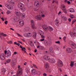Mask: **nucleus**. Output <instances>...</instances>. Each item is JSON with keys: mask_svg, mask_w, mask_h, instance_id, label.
I'll return each instance as SVG.
<instances>
[{"mask_svg": "<svg viewBox=\"0 0 76 76\" xmlns=\"http://www.w3.org/2000/svg\"><path fill=\"white\" fill-rule=\"evenodd\" d=\"M55 50H58V47L56 46L55 47Z\"/></svg>", "mask_w": 76, "mask_h": 76, "instance_id": "obj_55", "label": "nucleus"}, {"mask_svg": "<svg viewBox=\"0 0 76 76\" xmlns=\"http://www.w3.org/2000/svg\"><path fill=\"white\" fill-rule=\"evenodd\" d=\"M67 3L68 4H70V2L69 1H68V2H67Z\"/></svg>", "mask_w": 76, "mask_h": 76, "instance_id": "obj_62", "label": "nucleus"}, {"mask_svg": "<svg viewBox=\"0 0 76 76\" xmlns=\"http://www.w3.org/2000/svg\"><path fill=\"white\" fill-rule=\"evenodd\" d=\"M76 21V20H73V21L72 22V25L74 23H75V22Z\"/></svg>", "mask_w": 76, "mask_h": 76, "instance_id": "obj_50", "label": "nucleus"}, {"mask_svg": "<svg viewBox=\"0 0 76 76\" xmlns=\"http://www.w3.org/2000/svg\"><path fill=\"white\" fill-rule=\"evenodd\" d=\"M62 19H63V20H64V21H66V20H67V18H66V17H65L64 16L62 18Z\"/></svg>", "mask_w": 76, "mask_h": 76, "instance_id": "obj_38", "label": "nucleus"}, {"mask_svg": "<svg viewBox=\"0 0 76 76\" xmlns=\"http://www.w3.org/2000/svg\"><path fill=\"white\" fill-rule=\"evenodd\" d=\"M10 74H11V75H12V74H13V73H14V72L12 71H10Z\"/></svg>", "mask_w": 76, "mask_h": 76, "instance_id": "obj_56", "label": "nucleus"}, {"mask_svg": "<svg viewBox=\"0 0 76 76\" xmlns=\"http://www.w3.org/2000/svg\"><path fill=\"white\" fill-rule=\"evenodd\" d=\"M19 20V23L20 25V27H22L24 25V23H23V20L22 19H19L18 21Z\"/></svg>", "mask_w": 76, "mask_h": 76, "instance_id": "obj_7", "label": "nucleus"}, {"mask_svg": "<svg viewBox=\"0 0 76 76\" xmlns=\"http://www.w3.org/2000/svg\"><path fill=\"white\" fill-rule=\"evenodd\" d=\"M66 52L68 53H71L72 52V49L71 48H68L66 49Z\"/></svg>", "mask_w": 76, "mask_h": 76, "instance_id": "obj_19", "label": "nucleus"}, {"mask_svg": "<svg viewBox=\"0 0 76 76\" xmlns=\"http://www.w3.org/2000/svg\"><path fill=\"white\" fill-rule=\"evenodd\" d=\"M71 46L72 47V48L75 49L76 48V45L74 43H72L71 45Z\"/></svg>", "mask_w": 76, "mask_h": 76, "instance_id": "obj_22", "label": "nucleus"}, {"mask_svg": "<svg viewBox=\"0 0 76 76\" xmlns=\"http://www.w3.org/2000/svg\"><path fill=\"white\" fill-rule=\"evenodd\" d=\"M70 17L71 18L73 19V18H74L75 16H74V15L71 14L70 15Z\"/></svg>", "mask_w": 76, "mask_h": 76, "instance_id": "obj_44", "label": "nucleus"}, {"mask_svg": "<svg viewBox=\"0 0 76 76\" xmlns=\"http://www.w3.org/2000/svg\"><path fill=\"white\" fill-rule=\"evenodd\" d=\"M18 6L19 8H20V9H22V8L23 7H24V4H23L21 3H19L18 4Z\"/></svg>", "mask_w": 76, "mask_h": 76, "instance_id": "obj_10", "label": "nucleus"}, {"mask_svg": "<svg viewBox=\"0 0 76 76\" xmlns=\"http://www.w3.org/2000/svg\"><path fill=\"white\" fill-rule=\"evenodd\" d=\"M18 70L17 71V76H21L22 75V69L20 67V65L18 66Z\"/></svg>", "mask_w": 76, "mask_h": 76, "instance_id": "obj_3", "label": "nucleus"}, {"mask_svg": "<svg viewBox=\"0 0 76 76\" xmlns=\"http://www.w3.org/2000/svg\"><path fill=\"white\" fill-rule=\"evenodd\" d=\"M34 5L36 7H38L39 6V2L38 1H35Z\"/></svg>", "mask_w": 76, "mask_h": 76, "instance_id": "obj_14", "label": "nucleus"}, {"mask_svg": "<svg viewBox=\"0 0 76 76\" xmlns=\"http://www.w3.org/2000/svg\"><path fill=\"white\" fill-rule=\"evenodd\" d=\"M49 50L51 53H52V54L54 53V51H53V47H51L50 48Z\"/></svg>", "mask_w": 76, "mask_h": 76, "instance_id": "obj_27", "label": "nucleus"}, {"mask_svg": "<svg viewBox=\"0 0 76 76\" xmlns=\"http://www.w3.org/2000/svg\"><path fill=\"white\" fill-rule=\"evenodd\" d=\"M8 44H12V41H9L7 42Z\"/></svg>", "mask_w": 76, "mask_h": 76, "instance_id": "obj_49", "label": "nucleus"}, {"mask_svg": "<svg viewBox=\"0 0 76 76\" xmlns=\"http://www.w3.org/2000/svg\"><path fill=\"white\" fill-rule=\"evenodd\" d=\"M49 29L50 31H53V28L51 27H49Z\"/></svg>", "mask_w": 76, "mask_h": 76, "instance_id": "obj_40", "label": "nucleus"}, {"mask_svg": "<svg viewBox=\"0 0 76 76\" xmlns=\"http://www.w3.org/2000/svg\"><path fill=\"white\" fill-rule=\"evenodd\" d=\"M55 43H56V44H59V43H60V41L55 42Z\"/></svg>", "mask_w": 76, "mask_h": 76, "instance_id": "obj_53", "label": "nucleus"}, {"mask_svg": "<svg viewBox=\"0 0 76 76\" xmlns=\"http://www.w3.org/2000/svg\"><path fill=\"white\" fill-rule=\"evenodd\" d=\"M15 62H14L13 61H12L11 62V65L12 66H15Z\"/></svg>", "mask_w": 76, "mask_h": 76, "instance_id": "obj_43", "label": "nucleus"}, {"mask_svg": "<svg viewBox=\"0 0 76 76\" xmlns=\"http://www.w3.org/2000/svg\"><path fill=\"white\" fill-rule=\"evenodd\" d=\"M33 38H35L37 37V34H36V33H35V32H33Z\"/></svg>", "mask_w": 76, "mask_h": 76, "instance_id": "obj_31", "label": "nucleus"}, {"mask_svg": "<svg viewBox=\"0 0 76 76\" xmlns=\"http://www.w3.org/2000/svg\"><path fill=\"white\" fill-rule=\"evenodd\" d=\"M31 25H34V20H31Z\"/></svg>", "mask_w": 76, "mask_h": 76, "instance_id": "obj_45", "label": "nucleus"}, {"mask_svg": "<svg viewBox=\"0 0 76 76\" xmlns=\"http://www.w3.org/2000/svg\"><path fill=\"white\" fill-rule=\"evenodd\" d=\"M7 15H9L10 13H11V12H10V11L9 10H8L7 12Z\"/></svg>", "mask_w": 76, "mask_h": 76, "instance_id": "obj_46", "label": "nucleus"}, {"mask_svg": "<svg viewBox=\"0 0 76 76\" xmlns=\"http://www.w3.org/2000/svg\"><path fill=\"white\" fill-rule=\"evenodd\" d=\"M74 65V62H71V64L70 65V66L71 67H73Z\"/></svg>", "mask_w": 76, "mask_h": 76, "instance_id": "obj_41", "label": "nucleus"}, {"mask_svg": "<svg viewBox=\"0 0 76 76\" xmlns=\"http://www.w3.org/2000/svg\"><path fill=\"white\" fill-rule=\"evenodd\" d=\"M68 20H69V22H70L72 21V19H70V18H69L68 19Z\"/></svg>", "mask_w": 76, "mask_h": 76, "instance_id": "obj_60", "label": "nucleus"}, {"mask_svg": "<svg viewBox=\"0 0 76 76\" xmlns=\"http://www.w3.org/2000/svg\"><path fill=\"white\" fill-rule=\"evenodd\" d=\"M43 76H47V74H46L45 73H44L43 74Z\"/></svg>", "mask_w": 76, "mask_h": 76, "instance_id": "obj_54", "label": "nucleus"}, {"mask_svg": "<svg viewBox=\"0 0 76 76\" xmlns=\"http://www.w3.org/2000/svg\"><path fill=\"white\" fill-rule=\"evenodd\" d=\"M20 9H21V11L22 12H24L26 11V8L25 7V6Z\"/></svg>", "mask_w": 76, "mask_h": 76, "instance_id": "obj_26", "label": "nucleus"}, {"mask_svg": "<svg viewBox=\"0 0 76 76\" xmlns=\"http://www.w3.org/2000/svg\"><path fill=\"white\" fill-rule=\"evenodd\" d=\"M30 45H31V46L32 47L33 46V45H34V44H33V43L32 42H30Z\"/></svg>", "mask_w": 76, "mask_h": 76, "instance_id": "obj_47", "label": "nucleus"}, {"mask_svg": "<svg viewBox=\"0 0 76 76\" xmlns=\"http://www.w3.org/2000/svg\"><path fill=\"white\" fill-rule=\"evenodd\" d=\"M5 5L6 7H7L8 8L9 7V5H8L7 4H5Z\"/></svg>", "mask_w": 76, "mask_h": 76, "instance_id": "obj_52", "label": "nucleus"}, {"mask_svg": "<svg viewBox=\"0 0 76 76\" xmlns=\"http://www.w3.org/2000/svg\"><path fill=\"white\" fill-rule=\"evenodd\" d=\"M7 51L6 50H5L4 51V53L5 54H7Z\"/></svg>", "mask_w": 76, "mask_h": 76, "instance_id": "obj_61", "label": "nucleus"}, {"mask_svg": "<svg viewBox=\"0 0 76 76\" xmlns=\"http://www.w3.org/2000/svg\"><path fill=\"white\" fill-rule=\"evenodd\" d=\"M11 55H12L11 52L10 51H8L7 52V54L6 55V57L7 58H9V57L11 56Z\"/></svg>", "mask_w": 76, "mask_h": 76, "instance_id": "obj_15", "label": "nucleus"}, {"mask_svg": "<svg viewBox=\"0 0 76 76\" xmlns=\"http://www.w3.org/2000/svg\"><path fill=\"white\" fill-rule=\"evenodd\" d=\"M42 28L45 31H47L49 29V26H47V25H43L42 26Z\"/></svg>", "mask_w": 76, "mask_h": 76, "instance_id": "obj_9", "label": "nucleus"}, {"mask_svg": "<svg viewBox=\"0 0 76 76\" xmlns=\"http://www.w3.org/2000/svg\"><path fill=\"white\" fill-rule=\"evenodd\" d=\"M41 39H40V41L42 42L44 41V44L45 46H47V45H50V43L48 41L45 40V36H41Z\"/></svg>", "mask_w": 76, "mask_h": 76, "instance_id": "obj_2", "label": "nucleus"}, {"mask_svg": "<svg viewBox=\"0 0 76 76\" xmlns=\"http://www.w3.org/2000/svg\"><path fill=\"white\" fill-rule=\"evenodd\" d=\"M20 48H21L22 49V51H24V53H26V49H25V48L24 47H22V46H20Z\"/></svg>", "mask_w": 76, "mask_h": 76, "instance_id": "obj_23", "label": "nucleus"}, {"mask_svg": "<svg viewBox=\"0 0 76 76\" xmlns=\"http://www.w3.org/2000/svg\"><path fill=\"white\" fill-rule=\"evenodd\" d=\"M70 12H75V11L74 10V9L73 8H70L69 9Z\"/></svg>", "mask_w": 76, "mask_h": 76, "instance_id": "obj_33", "label": "nucleus"}, {"mask_svg": "<svg viewBox=\"0 0 76 76\" xmlns=\"http://www.w3.org/2000/svg\"><path fill=\"white\" fill-rule=\"evenodd\" d=\"M11 61V60L10 59H8L7 60V62H5V64H6L7 63H9Z\"/></svg>", "mask_w": 76, "mask_h": 76, "instance_id": "obj_35", "label": "nucleus"}, {"mask_svg": "<svg viewBox=\"0 0 76 76\" xmlns=\"http://www.w3.org/2000/svg\"><path fill=\"white\" fill-rule=\"evenodd\" d=\"M22 41H23V42H25V39H21Z\"/></svg>", "mask_w": 76, "mask_h": 76, "instance_id": "obj_58", "label": "nucleus"}, {"mask_svg": "<svg viewBox=\"0 0 76 76\" xmlns=\"http://www.w3.org/2000/svg\"><path fill=\"white\" fill-rule=\"evenodd\" d=\"M64 1H65V3H67V2L68 1H67V0H65Z\"/></svg>", "mask_w": 76, "mask_h": 76, "instance_id": "obj_64", "label": "nucleus"}, {"mask_svg": "<svg viewBox=\"0 0 76 76\" xmlns=\"http://www.w3.org/2000/svg\"><path fill=\"white\" fill-rule=\"evenodd\" d=\"M34 10L36 11V12H39V14L41 13L42 15V18H44L45 17V12L43 10L40 11L38 9L35 8L34 9Z\"/></svg>", "mask_w": 76, "mask_h": 76, "instance_id": "obj_4", "label": "nucleus"}, {"mask_svg": "<svg viewBox=\"0 0 76 76\" xmlns=\"http://www.w3.org/2000/svg\"><path fill=\"white\" fill-rule=\"evenodd\" d=\"M61 8L62 10L65 13H67V10L65 8V5L64 4H62L61 6Z\"/></svg>", "mask_w": 76, "mask_h": 76, "instance_id": "obj_8", "label": "nucleus"}, {"mask_svg": "<svg viewBox=\"0 0 76 76\" xmlns=\"http://www.w3.org/2000/svg\"><path fill=\"white\" fill-rule=\"evenodd\" d=\"M38 32L39 33L41 37H42V36H44L43 35H44V32L42 31L41 30H39L38 31Z\"/></svg>", "mask_w": 76, "mask_h": 76, "instance_id": "obj_24", "label": "nucleus"}, {"mask_svg": "<svg viewBox=\"0 0 76 76\" xmlns=\"http://www.w3.org/2000/svg\"><path fill=\"white\" fill-rule=\"evenodd\" d=\"M8 8L10 10H12L13 9V6L11 5H9Z\"/></svg>", "mask_w": 76, "mask_h": 76, "instance_id": "obj_29", "label": "nucleus"}, {"mask_svg": "<svg viewBox=\"0 0 76 76\" xmlns=\"http://www.w3.org/2000/svg\"><path fill=\"white\" fill-rule=\"evenodd\" d=\"M5 72H6V69H3L2 70V74H4V73H5Z\"/></svg>", "mask_w": 76, "mask_h": 76, "instance_id": "obj_37", "label": "nucleus"}, {"mask_svg": "<svg viewBox=\"0 0 76 76\" xmlns=\"http://www.w3.org/2000/svg\"><path fill=\"white\" fill-rule=\"evenodd\" d=\"M16 54H17V53H16V52H14V54H13V55H14V54H15V55H16Z\"/></svg>", "mask_w": 76, "mask_h": 76, "instance_id": "obj_63", "label": "nucleus"}, {"mask_svg": "<svg viewBox=\"0 0 76 76\" xmlns=\"http://www.w3.org/2000/svg\"><path fill=\"white\" fill-rule=\"evenodd\" d=\"M29 68H27L26 69V72L27 73H29Z\"/></svg>", "mask_w": 76, "mask_h": 76, "instance_id": "obj_36", "label": "nucleus"}, {"mask_svg": "<svg viewBox=\"0 0 76 76\" xmlns=\"http://www.w3.org/2000/svg\"><path fill=\"white\" fill-rule=\"evenodd\" d=\"M35 19H37V20H40L42 19V17L41 15H37L36 16Z\"/></svg>", "mask_w": 76, "mask_h": 76, "instance_id": "obj_12", "label": "nucleus"}, {"mask_svg": "<svg viewBox=\"0 0 76 76\" xmlns=\"http://www.w3.org/2000/svg\"><path fill=\"white\" fill-rule=\"evenodd\" d=\"M58 65L59 67H62L63 65V64L62 61L61 60H59L58 61Z\"/></svg>", "mask_w": 76, "mask_h": 76, "instance_id": "obj_13", "label": "nucleus"}, {"mask_svg": "<svg viewBox=\"0 0 76 76\" xmlns=\"http://www.w3.org/2000/svg\"><path fill=\"white\" fill-rule=\"evenodd\" d=\"M63 39L65 42H66V37H64L63 38Z\"/></svg>", "mask_w": 76, "mask_h": 76, "instance_id": "obj_51", "label": "nucleus"}, {"mask_svg": "<svg viewBox=\"0 0 76 76\" xmlns=\"http://www.w3.org/2000/svg\"><path fill=\"white\" fill-rule=\"evenodd\" d=\"M20 16H21V18H23V19L25 18V15L24 13L22 14V13H21L20 15Z\"/></svg>", "mask_w": 76, "mask_h": 76, "instance_id": "obj_30", "label": "nucleus"}, {"mask_svg": "<svg viewBox=\"0 0 76 76\" xmlns=\"http://www.w3.org/2000/svg\"><path fill=\"white\" fill-rule=\"evenodd\" d=\"M55 23L56 26H58L60 24V21L59 20L56 19L55 20Z\"/></svg>", "mask_w": 76, "mask_h": 76, "instance_id": "obj_20", "label": "nucleus"}, {"mask_svg": "<svg viewBox=\"0 0 76 76\" xmlns=\"http://www.w3.org/2000/svg\"><path fill=\"white\" fill-rule=\"evenodd\" d=\"M24 29L25 30H24V32H29L30 31V28L29 27H26Z\"/></svg>", "mask_w": 76, "mask_h": 76, "instance_id": "obj_17", "label": "nucleus"}, {"mask_svg": "<svg viewBox=\"0 0 76 76\" xmlns=\"http://www.w3.org/2000/svg\"><path fill=\"white\" fill-rule=\"evenodd\" d=\"M43 58L45 59V60H46V61H49V60L50 59V57L48 56H47L45 55L43 57Z\"/></svg>", "mask_w": 76, "mask_h": 76, "instance_id": "obj_16", "label": "nucleus"}, {"mask_svg": "<svg viewBox=\"0 0 76 76\" xmlns=\"http://www.w3.org/2000/svg\"><path fill=\"white\" fill-rule=\"evenodd\" d=\"M31 74L33 75H37V74H38V75H39V74L41 73V72H40V71H36V70L34 69H31Z\"/></svg>", "mask_w": 76, "mask_h": 76, "instance_id": "obj_5", "label": "nucleus"}, {"mask_svg": "<svg viewBox=\"0 0 76 76\" xmlns=\"http://www.w3.org/2000/svg\"><path fill=\"white\" fill-rule=\"evenodd\" d=\"M17 35H18V37H21V38H23V36L19 34V33H17Z\"/></svg>", "mask_w": 76, "mask_h": 76, "instance_id": "obj_42", "label": "nucleus"}, {"mask_svg": "<svg viewBox=\"0 0 76 76\" xmlns=\"http://www.w3.org/2000/svg\"><path fill=\"white\" fill-rule=\"evenodd\" d=\"M58 71H60V72H62V70H61V69H58Z\"/></svg>", "mask_w": 76, "mask_h": 76, "instance_id": "obj_59", "label": "nucleus"}, {"mask_svg": "<svg viewBox=\"0 0 76 76\" xmlns=\"http://www.w3.org/2000/svg\"><path fill=\"white\" fill-rule=\"evenodd\" d=\"M45 68H48L49 67V65L48 64L46 63L45 64Z\"/></svg>", "mask_w": 76, "mask_h": 76, "instance_id": "obj_32", "label": "nucleus"}, {"mask_svg": "<svg viewBox=\"0 0 76 76\" xmlns=\"http://www.w3.org/2000/svg\"><path fill=\"white\" fill-rule=\"evenodd\" d=\"M21 13L19 11H16L15 12V14L17 15V16L15 17L14 18V19L15 22H18L20 19V16L21 15Z\"/></svg>", "mask_w": 76, "mask_h": 76, "instance_id": "obj_1", "label": "nucleus"}, {"mask_svg": "<svg viewBox=\"0 0 76 76\" xmlns=\"http://www.w3.org/2000/svg\"><path fill=\"white\" fill-rule=\"evenodd\" d=\"M31 27L33 28V29H37V27L35 26V24H33L31 25Z\"/></svg>", "mask_w": 76, "mask_h": 76, "instance_id": "obj_34", "label": "nucleus"}, {"mask_svg": "<svg viewBox=\"0 0 76 76\" xmlns=\"http://www.w3.org/2000/svg\"><path fill=\"white\" fill-rule=\"evenodd\" d=\"M0 35H2L3 37H6L7 36L6 34H4L3 33H0Z\"/></svg>", "mask_w": 76, "mask_h": 76, "instance_id": "obj_39", "label": "nucleus"}, {"mask_svg": "<svg viewBox=\"0 0 76 76\" xmlns=\"http://www.w3.org/2000/svg\"><path fill=\"white\" fill-rule=\"evenodd\" d=\"M49 62L50 63H56V60L54 58L50 59Z\"/></svg>", "mask_w": 76, "mask_h": 76, "instance_id": "obj_18", "label": "nucleus"}, {"mask_svg": "<svg viewBox=\"0 0 76 76\" xmlns=\"http://www.w3.org/2000/svg\"><path fill=\"white\" fill-rule=\"evenodd\" d=\"M33 65L34 67H35L36 69H38V67H37V66H36V65H35V64H33Z\"/></svg>", "mask_w": 76, "mask_h": 76, "instance_id": "obj_48", "label": "nucleus"}, {"mask_svg": "<svg viewBox=\"0 0 76 76\" xmlns=\"http://www.w3.org/2000/svg\"><path fill=\"white\" fill-rule=\"evenodd\" d=\"M37 48H39L40 50H44V48L43 47L41 46V45H38L37 46Z\"/></svg>", "mask_w": 76, "mask_h": 76, "instance_id": "obj_25", "label": "nucleus"}, {"mask_svg": "<svg viewBox=\"0 0 76 76\" xmlns=\"http://www.w3.org/2000/svg\"><path fill=\"white\" fill-rule=\"evenodd\" d=\"M70 35L71 37H73V35H75V36H76V33H72V32H70Z\"/></svg>", "mask_w": 76, "mask_h": 76, "instance_id": "obj_28", "label": "nucleus"}, {"mask_svg": "<svg viewBox=\"0 0 76 76\" xmlns=\"http://www.w3.org/2000/svg\"><path fill=\"white\" fill-rule=\"evenodd\" d=\"M0 58L2 60H4L5 59V54L4 53H2L1 55Z\"/></svg>", "mask_w": 76, "mask_h": 76, "instance_id": "obj_11", "label": "nucleus"}, {"mask_svg": "<svg viewBox=\"0 0 76 76\" xmlns=\"http://www.w3.org/2000/svg\"><path fill=\"white\" fill-rule=\"evenodd\" d=\"M8 22H7V21H6L5 22V23L6 24V25H7Z\"/></svg>", "mask_w": 76, "mask_h": 76, "instance_id": "obj_57", "label": "nucleus"}, {"mask_svg": "<svg viewBox=\"0 0 76 76\" xmlns=\"http://www.w3.org/2000/svg\"><path fill=\"white\" fill-rule=\"evenodd\" d=\"M32 34L31 33H27L23 34V36L26 38H30L32 37Z\"/></svg>", "mask_w": 76, "mask_h": 76, "instance_id": "obj_6", "label": "nucleus"}, {"mask_svg": "<svg viewBox=\"0 0 76 76\" xmlns=\"http://www.w3.org/2000/svg\"><path fill=\"white\" fill-rule=\"evenodd\" d=\"M8 2L12 5H15V1H12V0H8Z\"/></svg>", "mask_w": 76, "mask_h": 76, "instance_id": "obj_21", "label": "nucleus"}]
</instances>
